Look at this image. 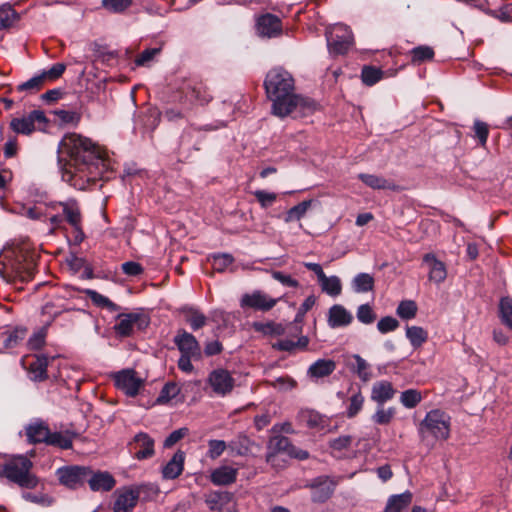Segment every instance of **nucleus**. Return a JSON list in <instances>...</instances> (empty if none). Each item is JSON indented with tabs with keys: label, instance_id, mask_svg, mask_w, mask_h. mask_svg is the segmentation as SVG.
<instances>
[{
	"label": "nucleus",
	"instance_id": "obj_46",
	"mask_svg": "<svg viewBox=\"0 0 512 512\" xmlns=\"http://www.w3.org/2000/svg\"><path fill=\"white\" fill-rule=\"evenodd\" d=\"M320 286L323 292L333 297L340 295L342 292V284L337 276L327 277Z\"/></svg>",
	"mask_w": 512,
	"mask_h": 512
},
{
	"label": "nucleus",
	"instance_id": "obj_56",
	"mask_svg": "<svg viewBox=\"0 0 512 512\" xmlns=\"http://www.w3.org/2000/svg\"><path fill=\"white\" fill-rule=\"evenodd\" d=\"M160 52V47L147 48L138 55V57L134 61V64H146L150 61H153L155 56L158 55Z\"/></svg>",
	"mask_w": 512,
	"mask_h": 512
},
{
	"label": "nucleus",
	"instance_id": "obj_60",
	"mask_svg": "<svg viewBox=\"0 0 512 512\" xmlns=\"http://www.w3.org/2000/svg\"><path fill=\"white\" fill-rule=\"evenodd\" d=\"M474 131L481 145L485 146L489 134L488 125L484 122L476 121L474 124Z\"/></svg>",
	"mask_w": 512,
	"mask_h": 512
},
{
	"label": "nucleus",
	"instance_id": "obj_45",
	"mask_svg": "<svg viewBox=\"0 0 512 512\" xmlns=\"http://www.w3.org/2000/svg\"><path fill=\"white\" fill-rule=\"evenodd\" d=\"M312 203L313 200H305L293 206L287 211L285 221L290 222L292 220H300L311 207Z\"/></svg>",
	"mask_w": 512,
	"mask_h": 512
},
{
	"label": "nucleus",
	"instance_id": "obj_36",
	"mask_svg": "<svg viewBox=\"0 0 512 512\" xmlns=\"http://www.w3.org/2000/svg\"><path fill=\"white\" fill-rule=\"evenodd\" d=\"M62 206H63V212L66 217V220L69 222V224H71L75 228V230L77 232L82 234V230L80 227L81 213H80V209L78 208V206L76 204H70V203L62 204Z\"/></svg>",
	"mask_w": 512,
	"mask_h": 512
},
{
	"label": "nucleus",
	"instance_id": "obj_44",
	"mask_svg": "<svg viewBox=\"0 0 512 512\" xmlns=\"http://www.w3.org/2000/svg\"><path fill=\"white\" fill-rule=\"evenodd\" d=\"M383 77V72L379 67L376 66H364L361 79L364 84L368 86L374 85Z\"/></svg>",
	"mask_w": 512,
	"mask_h": 512
},
{
	"label": "nucleus",
	"instance_id": "obj_61",
	"mask_svg": "<svg viewBox=\"0 0 512 512\" xmlns=\"http://www.w3.org/2000/svg\"><path fill=\"white\" fill-rule=\"evenodd\" d=\"M254 195L263 208L270 206L276 200L275 193H269L262 190L255 191Z\"/></svg>",
	"mask_w": 512,
	"mask_h": 512
},
{
	"label": "nucleus",
	"instance_id": "obj_47",
	"mask_svg": "<svg viewBox=\"0 0 512 512\" xmlns=\"http://www.w3.org/2000/svg\"><path fill=\"white\" fill-rule=\"evenodd\" d=\"M422 400V394L416 389H408L401 393L400 401L406 408L416 407Z\"/></svg>",
	"mask_w": 512,
	"mask_h": 512
},
{
	"label": "nucleus",
	"instance_id": "obj_10",
	"mask_svg": "<svg viewBox=\"0 0 512 512\" xmlns=\"http://www.w3.org/2000/svg\"><path fill=\"white\" fill-rule=\"evenodd\" d=\"M174 342L181 352V355L193 356V359L196 360L201 359L202 353L200 344L191 333L183 329L178 330Z\"/></svg>",
	"mask_w": 512,
	"mask_h": 512
},
{
	"label": "nucleus",
	"instance_id": "obj_13",
	"mask_svg": "<svg viewBox=\"0 0 512 512\" xmlns=\"http://www.w3.org/2000/svg\"><path fill=\"white\" fill-rule=\"evenodd\" d=\"M209 384L213 391L218 395H226L230 393L234 387V379L225 369H216L212 371L208 378Z\"/></svg>",
	"mask_w": 512,
	"mask_h": 512
},
{
	"label": "nucleus",
	"instance_id": "obj_24",
	"mask_svg": "<svg viewBox=\"0 0 512 512\" xmlns=\"http://www.w3.org/2000/svg\"><path fill=\"white\" fill-rule=\"evenodd\" d=\"M352 319V315L341 305L329 309L328 323L333 328L349 325Z\"/></svg>",
	"mask_w": 512,
	"mask_h": 512
},
{
	"label": "nucleus",
	"instance_id": "obj_3",
	"mask_svg": "<svg viewBox=\"0 0 512 512\" xmlns=\"http://www.w3.org/2000/svg\"><path fill=\"white\" fill-rule=\"evenodd\" d=\"M419 432L425 446L432 448L435 441L448 439L450 435L449 418L440 410H432L420 423Z\"/></svg>",
	"mask_w": 512,
	"mask_h": 512
},
{
	"label": "nucleus",
	"instance_id": "obj_6",
	"mask_svg": "<svg viewBox=\"0 0 512 512\" xmlns=\"http://www.w3.org/2000/svg\"><path fill=\"white\" fill-rule=\"evenodd\" d=\"M267 449L266 462L271 466H276L275 461L277 459V454L279 453H286L288 456L298 458L300 460L308 458L307 451L297 450L287 437L281 435L271 437L268 441Z\"/></svg>",
	"mask_w": 512,
	"mask_h": 512
},
{
	"label": "nucleus",
	"instance_id": "obj_31",
	"mask_svg": "<svg viewBox=\"0 0 512 512\" xmlns=\"http://www.w3.org/2000/svg\"><path fill=\"white\" fill-rule=\"evenodd\" d=\"M312 492V501L315 503H323L327 501L333 494L334 488L331 483H327L326 481L315 482L311 485Z\"/></svg>",
	"mask_w": 512,
	"mask_h": 512
},
{
	"label": "nucleus",
	"instance_id": "obj_14",
	"mask_svg": "<svg viewBox=\"0 0 512 512\" xmlns=\"http://www.w3.org/2000/svg\"><path fill=\"white\" fill-rule=\"evenodd\" d=\"M423 264L428 268V280L440 284L447 278V268L444 262L439 260L434 253H426L423 256Z\"/></svg>",
	"mask_w": 512,
	"mask_h": 512
},
{
	"label": "nucleus",
	"instance_id": "obj_5",
	"mask_svg": "<svg viewBox=\"0 0 512 512\" xmlns=\"http://www.w3.org/2000/svg\"><path fill=\"white\" fill-rule=\"evenodd\" d=\"M327 47L330 55H345L351 49L354 38L351 29L343 24H337L326 33Z\"/></svg>",
	"mask_w": 512,
	"mask_h": 512
},
{
	"label": "nucleus",
	"instance_id": "obj_42",
	"mask_svg": "<svg viewBox=\"0 0 512 512\" xmlns=\"http://www.w3.org/2000/svg\"><path fill=\"white\" fill-rule=\"evenodd\" d=\"M86 294L91 299V301L98 307L106 308L112 312L118 311L120 309L119 306L110 301V299L94 290H87Z\"/></svg>",
	"mask_w": 512,
	"mask_h": 512
},
{
	"label": "nucleus",
	"instance_id": "obj_12",
	"mask_svg": "<svg viewBox=\"0 0 512 512\" xmlns=\"http://www.w3.org/2000/svg\"><path fill=\"white\" fill-rule=\"evenodd\" d=\"M276 303L277 299L271 298L259 290L250 294H244L240 301L242 308L249 307L260 311H269L276 305Z\"/></svg>",
	"mask_w": 512,
	"mask_h": 512
},
{
	"label": "nucleus",
	"instance_id": "obj_43",
	"mask_svg": "<svg viewBox=\"0 0 512 512\" xmlns=\"http://www.w3.org/2000/svg\"><path fill=\"white\" fill-rule=\"evenodd\" d=\"M406 336L410 340L414 347H420L428 338L427 332L418 326L408 327L406 330Z\"/></svg>",
	"mask_w": 512,
	"mask_h": 512
},
{
	"label": "nucleus",
	"instance_id": "obj_33",
	"mask_svg": "<svg viewBox=\"0 0 512 512\" xmlns=\"http://www.w3.org/2000/svg\"><path fill=\"white\" fill-rule=\"evenodd\" d=\"M349 366L362 381L367 382L370 380L369 365L361 356L353 355L350 358Z\"/></svg>",
	"mask_w": 512,
	"mask_h": 512
},
{
	"label": "nucleus",
	"instance_id": "obj_59",
	"mask_svg": "<svg viewBox=\"0 0 512 512\" xmlns=\"http://www.w3.org/2000/svg\"><path fill=\"white\" fill-rule=\"evenodd\" d=\"M189 430L186 427L180 428L178 430L173 431L164 441L165 447H172L182 438H184L188 434Z\"/></svg>",
	"mask_w": 512,
	"mask_h": 512
},
{
	"label": "nucleus",
	"instance_id": "obj_8",
	"mask_svg": "<svg viewBox=\"0 0 512 512\" xmlns=\"http://www.w3.org/2000/svg\"><path fill=\"white\" fill-rule=\"evenodd\" d=\"M65 68L66 66H52L50 69L44 70L41 74L22 83L19 86V90L31 92L39 91L45 84L60 78L63 75Z\"/></svg>",
	"mask_w": 512,
	"mask_h": 512
},
{
	"label": "nucleus",
	"instance_id": "obj_30",
	"mask_svg": "<svg viewBox=\"0 0 512 512\" xmlns=\"http://www.w3.org/2000/svg\"><path fill=\"white\" fill-rule=\"evenodd\" d=\"M76 433L65 431V432H51L47 442V445L55 446L61 449L72 448L73 439L76 437Z\"/></svg>",
	"mask_w": 512,
	"mask_h": 512
},
{
	"label": "nucleus",
	"instance_id": "obj_48",
	"mask_svg": "<svg viewBox=\"0 0 512 512\" xmlns=\"http://www.w3.org/2000/svg\"><path fill=\"white\" fill-rule=\"evenodd\" d=\"M253 327L255 330L262 332L265 335H276L280 336L285 333V328L282 324L275 323V322H268V323H254Z\"/></svg>",
	"mask_w": 512,
	"mask_h": 512
},
{
	"label": "nucleus",
	"instance_id": "obj_62",
	"mask_svg": "<svg viewBox=\"0 0 512 512\" xmlns=\"http://www.w3.org/2000/svg\"><path fill=\"white\" fill-rule=\"evenodd\" d=\"M272 277L283 285L294 288L299 286V282L296 279H293L290 275H286L280 271H272Z\"/></svg>",
	"mask_w": 512,
	"mask_h": 512
},
{
	"label": "nucleus",
	"instance_id": "obj_28",
	"mask_svg": "<svg viewBox=\"0 0 512 512\" xmlns=\"http://www.w3.org/2000/svg\"><path fill=\"white\" fill-rule=\"evenodd\" d=\"M412 503V493L406 491L388 499L384 512H402Z\"/></svg>",
	"mask_w": 512,
	"mask_h": 512
},
{
	"label": "nucleus",
	"instance_id": "obj_50",
	"mask_svg": "<svg viewBox=\"0 0 512 512\" xmlns=\"http://www.w3.org/2000/svg\"><path fill=\"white\" fill-rule=\"evenodd\" d=\"M180 392V388L176 383L170 382L164 385L160 395L157 398V403L165 404L171 399L175 398Z\"/></svg>",
	"mask_w": 512,
	"mask_h": 512
},
{
	"label": "nucleus",
	"instance_id": "obj_41",
	"mask_svg": "<svg viewBox=\"0 0 512 512\" xmlns=\"http://www.w3.org/2000/svg\"><path fill=\"white\" fill-rule=\"evenodd\" d=\"M411 55L413 62H427L434 60L435 52L430 46L420 45L411 50Z\"/></svg>",
	"mask_w": 512,
	"mask_h": 512
},
{
	"label": "nucleus",
	"instance_id": "obj_19",
	"mask_svg": "<svg viewBox=\"0 0 512 512\" xmlns=\"http://www.w3.org/2000/svg\"><path fill=\"white\" fill-rule=\"evenodd\" d=\"M138 498V489H123L118 491V496L113 508L114 512H130L137 504Z\"/></svg>",
	"mask_w": 512,
	"mask_h": 512
},
{
	"label": "nucleus",
	"instance_id": "obj_49",
	"mask_svg": "<svg viewBox=\"0 0 512 512\" xmlns=\"http://www.w3.org/2000/svg\"><path fill=\"white\" fill-rule=\"evenodd\" d=\"M133 3V0H102V7L111 13H122Z\"/></svg>",
	"mask_w": 512,
	"mask_h": 512
},
{
	"label": "nucleus",
	"instance_id": "obj_38",
	"mask_svg": "<svg viewBox=\"0 0 512 512\" xmlns=\"http://www.w3.org/2000/svg\"><path fill=\"white\" fill-rule=\"evenodd\" d=\"M27 335L26 328H15L13 331L8 332L3 341L5 349H12L17 347L20 343L23 342Z\"/></svg>",
	"mask_w": 512,
	"mask_h": 512
},
{
	"label": "nucleus",
	"instance_id": "obj_22",
	"mask_svg": "<svg viewBox=\"0 0 512 512\" xmlns=\"http://www.w3.org/2000/svg\"><path fill=\"white\" fill-rule=\"evenodd\" d=\"M89 51L92 53V58L94 62H110V61H119L120 57L116 50H112L109 46L100 44L98 42H92L89 44Z\"/></svg>",
	"mask_w": 512,
	"mask_h": 512
},
{
	"label": "nucleus",
	"instance_id": "obj_34",
	"mask_svg": "<svg viewBox=\"0 0 512 512\" xmlns=\"http://www.w3.org/2000/svg\"><path fill=\"white\" fill-rule=\"evenodd\" d=\"M237 471L231 467H221L216 469L212 475L211 480L218 485H228L236 480Z\"/></svg>",
	"mask_w": 512,
	"mask_h": 512
},
{
	"label": "nucleus",
	"instance_id": "obj_7",
	"mask_svg": "<svg viewBox=\"0 0 512 512\" xmlns=\"http://www.w3.org/2000/svg\"><path fill=\"white\" fill-rule=\"evenodd\" d=\"M118 321L114 329L122 337L130 336L134 331V327L142 330L149 324V319L145 315L138 313L119 314Z\"/></svg>",
	"mask_w": 512,
	"mask_h": 512
},
{
	"label": "nucleus",
	"instance_id": "obj_26",
	"mask_svg": "<svg viewBox=\"0 0 512 512\" xmlns=\"http://www.w3.org/2000/svg\"><path fill=\"white\" fill-rule=\"evenodd\" d=\"M335 369V361L331 359H319L309 367L308 374L313 378H322L332 374Z\"/></svg>",
	"mask_w": 512,
	"mask_h": 512
},
{
	"label": "nucleus",
	"instance_id": "obj_54",
	"mask_svg": "<svg viewBox=\"0 0 512 512\" xmlns=\"http://www.w3.org/2000/svg\"><path fill=\"white\" fill-rule=\"evenodd\" d=\"M357 318L360 322L364 324H371L372 322L375 321L376 314L373 312L370 305L363 304L358 308Z\"/></svg>",
	"mask_w": 512,
	"mask_h": 512
},
{
	"label": "nucleus",
	"instance_id": "obj_25",
	"mask_svg": "<svg viewBox=\"0 0 512 512\" xmlns=\"http://www.w3.org/2000/svg\"><path fill=\"white\" fill-rule=\"evenodd\" d=\"M184 458V452L178 450L163 468V477L166 479L177 478L183 471Z\"/></svg>",
	"mask_w": 512,
	"mask_h": 512
},
{
	"label": "nucleus",
	"instance_id": "obj_11",
	"mask_svg": "<svg viewBox=\"0 0 512 512\" xmlns=\"http://www.w3.org/2000/svg\"><path fill=\"white\" fill-rule=\"evenodd\" d=\"M46 122L47 119L44 112L34 110L25 117L13 119L10 126L15 132L28 135L36 129L35 123L43 126Z\"/></svg>",
	"mask_w": 512,
	"mask_h": 512
},
{
	"label": "nucleus",
	"instance_id": "obj_20",
	"mask_svg": "<svg viewBox=\"0 0 512 512\" xmlns=\"http://www.w3.org/2000/svg\"><path fill=\"white\" fill-rule=\"evenodd\" d=\"M25 432L29 443L32 444H47L50 436V429L43 421H37L28 425L25 429Z\"/></svg>",
	"mask_w": 512,
	"mask_h": 512
},
{
	"label": "nucleus",
	"instance_id": "obj_1",
	"mask_svg": "<svg viewBox=\"0 0 512 512\" xmlns=\"http://www.w3.org/2000/svg\"><path fill=\"white\" fill-rule=\"evenodd\" d=\"M60 161H64L63 179L77 189L94 184L103 172L104 158L98 146L76 133L66 134L59 145Z\"/></svg>",
	"mask_w": 512,
	"mask_h": 512
},
{
	"label": "nucleus",
	"instance_id": "obj_9",
	"mask_svg": "<svg viewBox=\"0 0 512 512\" xmlns=\"http://www.w3.org/2000/svg\"><path fill=\"white\" fill-rule=\"evenodd\" d=\"M115 385L126 395L134 397L143 385V380L133 369H125L114 375Z\"/></svg>",
	"mask_w": 512,
	"mask_h": 512
},
{
	"label": "nucleus",
	"instance_id": "obj_35",
	"mask_svg": "<svg viewBox=\"0 0 512 512\" xmlns=\"http://www.w3.org/2000/svg\"><path fill=\"white\" fill-rule=\"evenodd\" d=\"M499 318L501 323L512 330V298L502 297L499 301Z\"/></svg>",
	"mask_w": 512,
	"mask_h": 512
},
{
	"label": "nucleus",
	"instance_id": "obj_32",
	"mask_svg": "<svg viewBox=\"0 0 512 512\" xmlns=\"http://www.w3.org/2000/svg\"><path fill=\"white\" fill-rule=\"evenodd\" d=\"M18 19V13L10 3L0 5V30L10 28Z\"/></svg>",
	"mask_w": 512,
	"mask_h": 512
},
{
	"label": "nucleus",
	"instance_id": "obj_37",
	"mask_svg": "<svg viewBox=\"0 0 512 512\" xmlns=\"http://www.w3.org/2000/svg\"><path fill=\"white\" fill-rule=\"evenodd\" d=\"M353 287L358 293L372 291L374 289V278L368 273H360L353 279Z\"/></svg>",
	"mask_w": 512,
	"mask_h": 512
},
{
	"label": "nucleus",
	"instance_id": "obj_57",
	"mask_svg": "<svg viewBox=\"0 0 512 512\" xmlns=\"http://www.w3.org/2000/svg\"><path fill=\"white\" fill-rule=\"evenodd\" d=\"M399 326V322L397 319L386 316L379 320L377 324V328L381 333H387L395 330Z\"/></svg>",
	"mask_w": 512,
	"mask_h": 512
},
{
	"label": "nucleus",
	"instance_id": "obj_51",
	"mask_svg": "<svg viewBox=\"0 0 512 512\" xmlns=\"http://www.w3.org/2000/svg\"><path fill=\"white\" fill-rule=\"evenodd\" d=\"M417 305L412 300H405L400 302L397 308V314L403 319H412L416 316Z\"/></svg>",
	"mask_w": 512,
	"mask_h": 512
},
{
	"label": "nucleus",
	"instance_id": "obj_52",
	"mask_svg": "<svg viewBox=\"0 0 512 512\" xmlns=\"http://www.w3.org/2000/svg\"><path fill=\"white\" fill-rule=\"evenodd\" d=\"M395 415V409L394 408H383L380 407L376 413L373 416V420L375 423L380 425H387L389 424Z\"/></svg>",
	"mask_w": 512,
	"mask_h": 512
},
{
	"label": "nucleus",
	"instance_id": "obj_39",
	"mask_svg": "<svg viewBox=\"0 0 512 512\" xmlns=\"http://www.w3.org/2000/svg\"><path fill=\"white\" fill-rule=\"evenodd\" d=\"M47 358L44 356L37 357L35 361L30 363L29 371L34 375V380H45L47 378Z\"/></svg>",
	"mask_w": 512,
	"mask_h": 512
},
{
	"label": "nucleus",
	"instance_id": "obj_64",
	"mask_svg": "<svg viewBox=\"0 0 512 512\" xmlns=\"http://www.w3.org/2000/svg\"><path fill=\"white\" fill-rule=\"evenodd\" d=\"M122 270L128 276H138L143 272L142 266L134 261H128L123 263Z\"/></svg>",
	"mask_w": 512,
	"mask_h": 512
},
{
	"label": "nucleus",
	"instance_id": "obj_15",
	"mask_svg": "<svg viewBox=\"0 0 512 512\" xmlns=\"http://www.w3.org/2000/svg\"><path fill=\"white\" fill-rule=\"evenodd\" d=\"M257 31L262 37H276L282 32V22L280 18L274 14H264L257 20Z\"/></svg>",
	"mask_w": 512,
	"mask_h": 512
},
{
	"label": "nucleus",
	"instance_id": "obj_17",
	"mask_svg": "<svg viewBox=\"0 0 512 512\" xmlns=\"http://www.w3.org/2000/svg\"><path fill=\"white\" fill-rule=\"evenodd\" d=\"M57 474L61 484L69 488H76L83 484L88 471L84 467L73 466L59 469Z\"/></svg>",
	"mask_w": 512,
	"mask_h": 512
},
{
	"label": "nucleus",
	"instance_id": "obj_53",
	"mask_svg": "<svg viewBox=\"0 0 512 512\" xmlns=\"http://www.w3.org/2000/svg\"><path fill=\"white\" fill-rule=\"evenodd\" d=\"M233 261V256L227 253L213 256V268L218 272H223Z\"/></svg>",
	"mask_w": 512,
	"mask_h": 512
},
{
	"label": "nucleus",
	"instance_id": "obj_16",
	"mask_svg": "<svg viewBox=\"0 0 512 512\" xmlns=\"http://www.w3.org/2000/svg\"><path fill=\"white\" fill-rule=\"evenodd\" d=\"M134 450V457L138 460L150 458L154 454V440L146 433H138L129 443Z\"/></svg>",
	"mask_w": 512,
	"mask_h": 512
},
{
	"label": "nucleus",
	"instance_id": "obj_55",
	"mask_svg": "<svg viewBox=\"0 0 512 512\" xmlns=\"http://www.w3.org/2000/svg\"><path fill=\"white\" fill-rule=\"evenodd\" d=\"M364 403V397L362 396L361 392H358L354 394L350 398V405L347 410V416L349 418L355 417L358 412L362 409Z\"/></svg>",
	"mask_w": 512,
	"mask_h": 512
},
{
	"label": "nucleus",
	"instance_id": "obj_58",
	"mask_svg": "<svg viewBox=\"0 0 512 512\" xmlns=\"http://www.w3.org/2000/svg\"><path fill=\"white\" fill-rule=\"evenodd\" d=\"M208 444H209L208 456L211 459H216L226 449V443L222 440H210Z\"/></svg>",
	"mask_w": 512,
	"mask_h": 512
},
{
	"label": "nucleus",
	"instance_id": "obj_40",
	"mask_svg": "<svg viewBox=\"0 0 512 512\" xmlns=\"http://www.w3.org/2000/svg\"><path fill=\"white\" fill-rule=\"evenodd\" d=\"M185 320L190 324L193 330H198L206 324V316L199 310L189 308L184 311Z\"/></svg>",
	"mask_w": 512,
	"mask_h": 512
},
{
	"label": "nucleus",
	"instance_id": "obj_27",
	"mask_svg": "<svg viewBox=\"0 0 512 512\" xmlns=\"http://www.w3.org/2000/svg\"><path fill=\"white\" fill-rule=\"evenodd\" d=\"M115 483V479L108 472L96 473L89 480L90 488L93 491H110L114 488Z\"/></svg>",
	"mask_w": 512,
	"mask_h": 512
},
{
	"label": "nucleus",
	"instance_id": "obj_2",
	"mask_svg": "<svg viewBox=\"0 0 512 512\" xmlns=\"http://www.w3.org/2000/svg\"><path fill=\"white\" fill-rule=\"evenodd\" d=\"M264 86L275 116L284 118L296 112L300 117H307L320 109L313 99L294 92V79L282 66L274 67L267 73Z\"/></svg>",
	"mask_w": 512,
	"mask_h": 512
},
{
	"label": "nucleus",
	"instance_id": "obj_63",
	"mask_svg": "<svg viewBox=\"0 0 512 512\" xmlns=\"http://www.w3.org/2000/svg\"><path fill=\"white\" fill-rule=\"evenodd\" d=\"M266 383L279 389H291L295 387V381L289 377H279L274 381H266Z\"/></svg>",
	"mask_w": 512,
	"mask_h": 512
},
{
	"label": "nucleus",
	"instance_id": "obj_23",
	"mask_svg": "<svg viewBox=\"0 0 512 512\" xmlns=\"http://www.w3.org/2000/svg\"><path fill=\"white\" fill-rule=\"evenodd\" d=\"M395 393L396 390L393 388L392 383L389 381H379L372 387L371 399L382 406L385 402L391 400Z\"/></svg>",
	"mask_w": 512,
	"mask_h": 512
},
{
	"label": "nucleus",
	"instance_id": "obj_18",
	"mask_svg": "<svg viewBox=\"0 0 512 512\" xmlns=\"http://www.w3.org/2000/svg\"><path fill=\"white\" fill-rule=\"evenodd\" d=\"M35 266L36 264L33 257L22 252L16 255V258L12 263V269L14 270L16 276L19 277L22 281H29L32 279Z\"/></svg>",
	"mask_w": 512,
	"mask_h": 512
},
{
	"label": "nucleus",
	"instance_id": "obj_4",
	"mask_svg": "<svg viewBox=\"0 0 512 512\" xmlns=\"http://www.w3.org/2000/svg\"><path fill=\"white\" fill-rule=\"evenodd\" d=\"M32 466L28 458L18 456L4 464L0 475L21 487L32 489L38 484L37 477L30 472Z\"/></svg>",
	"mask_w": 512,
	"mask_h": 512
},
{
	"label": "nucleus",
	"instance_id": "obj_29",
	"mask_svg": "<svg viewBox=\"0 0 512 512\" xmlns=\"http://www.w3.org/2000/svg\"><path fill=\"white\" fill-rule=\"evenodd\" d=\"M359 178L369 187L373 189H389L393 191H400L401 187L388 181L387 179L372 175V174H360Z\"/></svg>",
	"mask_w": 512,
	"mask_h": 512
},
{
	"label": "nucleus",
	"instance_id": "obj_21",
	"mask_svg": "<svg viewBox=\"0 0 512 512\" xmlns=\"http://www.w3.org/2000/svg\"><path fill=\"white\" fill-rule=\"evenodd\" d=\"M230 448L239 455H256L261 450V445L245 435H239L231 441Z\"/></svg>",
	"mask_w": 512,
	"mask_h": 512
}]
</instances>
